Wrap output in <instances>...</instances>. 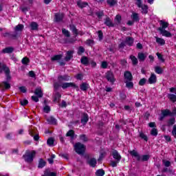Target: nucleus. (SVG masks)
<instances>
[{
  "mask_svg": "<svg viewBox=\"0 0 176 176\" xmlns=\"http://www.w3.org/2000/svg\"><path fill=\"white\" fill-rule=\"evenodd\" d=\"M170 115H171V111H170V110H168V109L162 110V116L160 118V120H163V119H164V118H166V116H168Z\"/></svg>",
  "mask_w": 176,
  "mask_h": 176,
  "instance_id": "4468645a",
  "label": "nucleus"
},
{
  "mask_svg": "<svg viewBox=\"0 0 176 176\" xmlns=\"http://www.w3.org/2000/svg\"><path fill=\"white\" fill-rule=\"evenodd\" d=\"M135 5L138 6V8H141L142 6V0H135Z\"/></svg>",
  "mask_w": 176,
  "mask_h": 176,
  "instance_id": "052dcab7",
  "label": "nucleus"
},
{
  "mask_svg": "<svg viewBox=\"0 0 176 176\" xmlns=\"http://www.w3.org/2000/svg\"><path fill=\"white\" fill-rule=\"evenodd\" d=\"M69 28L73 34H75L76 36H78V35H79V33H78V29H76V27H75L74 25H70Z\"/></svg>",
  "mask_w": 176,
  "mask_h": 176,
  "instance_id": "473e14b6",
  "label": "nucleus"
},
{
  "mask_svg": "<svg viewBox=\"0 0 176 176\" xmlns=\"http://www.w3.org/2000/svg\"><path fill=\"white\" fill-rule=\"evenodd\" d=\"M114 21L117 25H119L122 21V16L119 14L116 15Z\"/></svg>",
  "mask_w": 176,
  "mask_h": 176,
  "instance_id": "f704fd0d",
  "label": "nucleus"
},
{
  "mask_svg": "<svg viewBox=\"0 0 176 176\" xmlns=\"http://www.w3.org/2000/svg\"><path fill=\"white\" fill-rule=\"evenodd\" d=\"M148 160H149V155H144L142 156L140 162H148Z\"/></svg>",
  "mask_w": 176,
  "mask_h": 176,
  "instance_id": "8fccbe9b",
  "label": "nucleus"
},
{
  "mask_svg": "<svg viewBox=\"0 0 176 176\" xmlns=\"http://www.w3.org/2000/svg\"><path fill=\"white\" fill-rule=\"evenodd\" d=\"M14 52V48L13 47H8L2 50V53L4 54H10Z\"/></svg>",
  "mask_w": 176,
  "mask_h": 176,
  "instance_id": "f3484780",
  "label": "nucleus"
},
{
  "mask_svg": "<svg viewBox=\"0 0 176 176\" xmlns=\"http://www.w3.org/2000/svg\"><path fill=\"white\" fill-rule=\"evenodd\" d=\"M80 62L83 65L87 66L89 65V58L87 56H82L80 59Z\"/></svg>",
  "mask_w": 176,
  "mask_h": 176,
  "instance_id": "c756f323",
  "label": "nucleus"
},
{
  "mask_svg": "<svg viewBox=\"0 0 176 176\" xmlns=\"http://www.w3.org/2000/svg\"><path fill=\"white\" fill-rule=\"evenodd\" d=\"M47 144L49 146H53L54 145V139L53 138H48Z\"/></svg>",
  "mask_w": 176,
  "mask_h": 176,
  "instance_id": "79ce46f5",
  "label": "nucleus"
},
{
  "mask_svg": "<svg viewBox=\"0 0 176 176\" xmlns=\"http://www.w3.org/2000/svg\"><path fill=\"white\" fill-rule=\"evenodd\" d=\"M105 78L106 79H107L108 82H110V83H112V85L115 83V76L113 75V73L112 72L108 71L105 74Z\"/></svg>",
  "mask_w": 176,
  "mask_h": 176,
  "instance_id": "39448f33",
  "label": "nucleus"
},
{
  "mask_svg": "<svg viewBox=\"0 0 176 176\" xmlns=\"http://www.w3.org/2000/svg\"><path fill=\"white\" fill-rule=\"evenodd\" d=\"M140 138H142V140H144V141H148V137L146 136V135H144V133L140 132Z\"/></svg>",
  "mask_w": 176,
  "mask_h": 176,
  "instance_id": "bf43d9fd",
  "label": "nucleus"
},
{
  "mask_svg": "<svg viewBox=\"0 0 176 176\" xmlns=\"http://www.w3.org/2000/svg\"><path fill=\"white\" fill-rule=\"evenodd\" d=\"M87 163L91 167H96L97 160H96V158H91L87 161Z\"/></svg>",
  "mask_w": 176,
  "mask_h": 176,
  "instance_id": "b1692460",
  "label": "nucleus"
},
{
  "mask_svg": "<svg viewBox=\"0 0 176 176\" xmlns=\"http://www.w3.org/2000/svg\"><path fill=\"white\" fill-rule=\"evenodd\" d=\"M162 173H170V174H171L173 173V168H164L162 170Z\"/></svg>",
  "mask_w": 176,
  "mask_h": 176,
  "instance_id": "603ef678",
  "label": "nucleus"
},
{
  "mask_svg": "<svg viewBox=\"0 0 176 176\" xmlns=\"http://www.w3.org/2000/svg\"><path fill=\"white\" fill-rule=\"evenodd\" d=\"M157 58L160 59L162 63H164V58H163V55H161L160 53H157Z\"/></svg>",
  "mask_w": 176,
  "mask_h": 176,
  "instance_id": "69168bd1",
  "label": "nucleus"
},
{
  "mask_svg": "<svg viewBox=\"0 0 176 176\" xmlns=\"http://www.w3.org/2000/svg\"><path fill=\"white\" fill-rule=\"evenodd\" d=\"M66 137H70L71 140H75L76 138V135H75V131L74 130H69L67 133H66Z\"/></svg>",
  "mask_w": 176,
  "mask_h": 176,
  "instance_id": "aec40b11",
  "label": "nucleus"
},
{
  "mask_svg": "<svg viewBox=\"0 0 176 176\" xmlns=\"http://www.w3.org/2000/svg\"><path fill=\"white\" fill-rule=\"evenodd\" d=\"M172 135H173L174 138H176V124L173 126V128L172 130Z\"/></svg>",
  "mask_w": 176,
  "mask_h": 176,
  "instance_id": "0e129e2a",
  "label": "nucleus"
},
{
  "mask_svg": "<svg viewBox=\"0 0 176 176\" xmlns=\"http://www.w3.org/2000/svg\"><path fill=\"white\" fill-rule=\"evenodd\" d=\"M107 3L109 5V6H115L118 3V1L116 0H107Z\"/></svg>",
  "mask_w": 176,
  "mask_h": 176,
  "instance_id": "a19ab883",
  "label": "nucleus"
},
{
  "mask_svg": "<svg viewBox=\"0 0 176 176\" xmlns=\"http://www.w3.org/2000/svg\"><path fill=\"white\" fill-rule=\"evenodd\" d=\"M98 38H99V41H102V38L104 36L103 34H102V31L101 30H99L98 32Z\"/></svg>",
  "mask_w": 176,
  "mask_h": 176,
  "instance_id": "338daca9",
  "label": "nucleus"
},
{
  "mask_svg": "<svg viewBox=\"0 0 176 176\" xmlns=\"http://www.w3.org/2000/svg\"><path fill=\"white\" fill-rule=\"evenodd\" d=\"M160 27L158 28L160 34L162 35V36H166V38H171V33L167 30L166 28L168 27V23L164 21H160Z\"/></svg>",
  "mask_w": 176,
  "mask_h": 176,
  "instance_id": "f257e3e1",
  "label": "nucleus"
},
{
  "mask_svg": "<svg viewBox=\"0 0 176 176\" xmlns=\"http://www.w3.org/2000/svg\"><path fill=\"white\" fill-rule=\"evenodd\" d=\"M104 174H105V171L102 169H99L96 173V176H104Z\"/></svg>",
  "mask_w": 176,
  "mask_h": 176,
  "instance_id": "49530a36",
  "label": "nucleus"
},
{
  "mask_svg": "<svg viewBox=\"0 0 176 176\" xmlns=\"http://www.w3.org/2000/svg\"><path fill=\"white\" fill-rule=\"evenodd\" d=\"M60 87H61V85L60 84V82L54 83V89L55 90H58Z\"/></svg>",
  "mask_w": 176,
  "mask_h": 176,
  "instance_id": "6e6d98bb",
  "label": "nucleus"
},
{
  "mask_svg": "<svg viewBox=\"0 0 176 176\" xmlns=\"http://www.w3.org/2000/svg\"><path fill=\"white\" fill-rule=\"evenodd\" d=\"M34 94L38 97V98H42L43 97V92H42V87H38L36 88L34 91Z\"/></svg>",
  "mask_w": 176,
  "mask_h": 176,
  "instance_id": "ddd939ff",
  "label": "nucleus"
},
{
  "mask_svg": "<svg viewBox=\"0 0 176 176\" xmlns=\"http://www.w3.org/2000/svg\"><path fill=\"white\" fill-rule=\"evenodd\" d=\"M61 98V94H60L58 91H55L54 96V102H58Z\"/></svg>",
  "mask_w": 176,
  "mask_h": 176,
  "instance_id": "5701e85b",
  "label": "nucleus"
},
{
  "mask_svg": "<svg viewBox=\"0 0 176 176\" xmlns=\"http://www.w3.org/2000/svg\"><path fill=\"white\" fill-rule=\"evenodd\" d=\"M126 83V87L127 89H133L134 87V83L131 81H124Z\"/></svg>",
  "mask_w": 176,
  "mask_h": 176,
  "instance_id": "ea45409f",
  "label": "nucleus"
},
{
  "mask_svg": "<svg viewBox=\"0 0 176 176\" xmlns=\"http://www.w3.org/2000/svg\"><path fill=\"white\" fill-rule=\"evenodd\" d=\"M129 153L133 157H135L137 159L138 162H141V156L140 155L138 152H137L135 150H133V151H129Z\"/></svg>",
  "mask_w": 176,
  "mask_h": 176,
  "instance_id": "f8f14e48",
  "label": "nucleus"
},
{
  "mask_svg": "<svg viewBox=\"0 0 176 176\" xmlns=\"http://www.w3.org/2000/svg\"><path fill=\"white\" fill-rule=\"evenodd\" d=\"M104 24L105 25H107V27H115V23H112V21H111L109 17H107L104 19Z\"/></svg>",
  "mask_w": 176,
  "mask_h": 176,
  "instance_id": "4be33fe9",
  "label": "nucleus"
},
{
  "mask_svg": "<svg viewBox=\"0 0 176 176\" xmlns=\"http://www.w3.org/2000/svg\"><path fill=\"white\" fill-rule=\"evenodd\" d=\"M3 71L5 74H10V70L9 69V67H6V65H3L2 63H0V74H2Z\"/></svg>",
  "mask_w": 176,
  "mask_h": 176,
  "instance_id": "9b49d317",
  "label": "nucleus"
},
{
  "mask_svg": "<svg viewBox=\"0 0 176 176\" xmlns=\"http://www.w3.org/2000/svg\"><path fill=\"white\" fill-rule=\"evenodd\" d=\"M46 166V162L43 159L41 158L38 161V168H43Z\"/></svg>",
  "mask_w": 176,
  "mask_h": 176,
  "instance_id": "7c9ffc66",
  "label": "nucleus"
},
{
  "mask_svg": "<svg viewBox=\"0 0 176 176\" xmlns=\"http://www.w3.org/2000/svg\"><path fill=\"white\" fill-rule=\"evenodd\" d=\"M125 81H131L133 80V75L130 72H125L124 74Z\"/></svg>",
  "mask_w": 176,
  "mask_h": 176,
  "instance_id": "6ab92c4d",
  "label": "nucleus"
},
{
  "mask_svg": "<svg viewBox=\"0 0 176 176\" xmlns=\"http://www.w3.org/2000/svg\"><path fill=\"white\" fill-rule=\"evenodd\" d=\"M63 58V54L54 55L51 58L52 61H60V59Z\"/></svg>",
  "mask_w": 176,
  "mask_h": 176,
  "instance_id": "2f4dec72",
  "label": "nucleus"
},
{
  "mask_svg": "<svg viewBox=\"0 0 176 176\" xmlns=\"http://www.w3.org/2000/svg\"><path fill=\"white\" fill-rule=\"evenodd\" d=\"M138 58L140 61H145V59L146 58V55L142 52H139L138 54Z\"/></svg>",
  "mask_w": 176,
  "mask_h": 176,
  "instance_id": "a878e982",
  "label": "nucleus"
},
{
  "mask_svg": "<svg viewBox=\"0 0 176 176\" xmlns=\"http://www.w3.org/2000/svg\"><path fill=\"white\" fill-rule=\"evenodd\" d=\"M168 98H169L170 101H173V102H175L176 101V96L175 94H169L168 95Z\"/></svg>",
  "mask_w": 176,
  "mask_h": 176,
  "instance_id": "37998d69",
  "label": "nucleus"
},
{
  "mask_svg": "<svg viewBox=\"0 0 176 176\" xmlns=\"http://www.w3.org/2000/svg\"><path fill=\"white\" fill-rule=\"evenodd\" d=\"M43 111L45 112V113H49L50 112V107L46 105L43 108Z\"/></svg>",
  "mask_w": 176,
  "mask_h": 176,
  "instance_id": "e2e57ef3",
  "label": "nucleus"
},
{
  "mask_svg": "<svg viewBox=\"0 0 176 176\" xmlns=\"http://www.w3.org/2000/svg\"><path fill=\"white\" fill-rule=\"evenodd\" d=\"M130 58L132 61L133 65H137V64H138V59H137V58L135 56H130Z\"/></svg>",
  "mask_w": 176,
  "mask_h": 176,
  "instance_id": "58836bf2",
  "label": "nucleus"
},
{
  "mask_svg": "<svg viewBox=\"0 0 176 176\" xmlns=\"http://www.w3.org/2000/svg\"><path fill=\"white\" fill-rule=\"evenodd\" d=\"M22 64L24 65H28L30 64V58L27 57H24L21 60Z\"/></svg>",
  "mask_w": 176,
  "mask_h": 176,
  "instance_id": "a18cd8bd",
  "label": "nucleus"
},
{
  "mask_svg": "<svg viewBox=\"0 0 176 176\" xmlns=\"http://www.w3.org/2000/svg\"><path fill=\"white\" fill-rule=\"evenodd\" d=\"M142 7H139L141 9L142 14H148V6L142 5Z\"/></svg>",
  "mask_w": 176,
  "mask_h": 176,
  "instance_id": "bb28decb",
  "label": "nucleus"
},
{
  "mask_svg": "<svg viewBox=\"0 0 176 176\" xmlns=\"http://www.w3.org/2000/svg\"><path fill=\"white\" fill-rule=\"evenodd\" d=\"M47 122L49 124H57V120L54 118L53 116H50L47 119Z\"/></svg>",
  "mask_w": 176,
  "mask_h": 176,
  "instance_id": "393cba45",
  "label": "nucleus"
},
{
  "mask_svg": "<svg viewBox=\"0 0 176 176\" xmlns=\"http://www.w3.org/2000/svg\"><path fill=\"white\" fill-rule=\"evenodd\" d=\"M19 90L21 91V93H27V88H25L24 86L19 87Z\"/></svg>",
  "mask_w": 176,
  "mask_h": 176,
  "instance_id": "774afa93",
  "label": "nucleus"
},
{
  "mask_svg": "<svg viewBox=\"0 0 176 176\" xmlns=\"http://www.w3.org/2000/svg\"><path fill=\"white\" fill-rule=\"evenodd\" d=\"M175 123V118H170L168 122V126H173Z\"/></svg>",
  "mask_w": 176,
  "mask_h": 176,
  "instance_id": "680f3d73",
  "label": "nucleus"
},
{
  "mask_svg": "<svg viewBox=\"0 0 176 176\" xmlns=\"http://www.w3.org/2000/svg\"><path fill=\"white\" fill-rule=\"evenodd\" d=\"M77 5L79 8H80L81 9H83V8H86V6H87V5L89 4L86 2H82L80 1L77 2Z\"/></svg>",
  "mask_w": 176,
  "mask_h": 176,
  "instance_id": "c9c22d12",
  "label": "nucleus"
},
{
  "mask_svg": "<svg viewBox=\"0 0 176 176\" xmlns=\"http://www.w3.org/2000/svg\"><path fill=\"white\" fill-rule=\"evenodd\" d=\"M119 162L120 161H118V160H115V161H111V167H117L118 166V164H119Z\"/></svg>",
  "mask_w": 176,
  "mask_h": 176,
  "instance_id": "864d4df0",
  "label": "nucleus"
},
{
  "mask_svg": "<svg viewBox=\"0 0 176 176\" xmlns=\"http://www.w3.org/2000/svg\"><path fill=\"white\" fill-rule=\"evenodd\" d=\"M111 155H112L113 159H115L118 162H120V160H122V156L120 155V154H119L118 151L113 150Z\"/></svg>",
  "mask_w": 176,
  "mask_h": 176,
  "instance_id": "9d476101",
  "label": "nucleus"
},
{
  "mask_svg": "<svg viewBox=\"0 0 176 176\" xmlns=\"http://www.w3.org/2000/svg\"><path fill=\"white\" fill-rule=\"evenodd\" d=\"M125 43H126L128 46H133L134 43V38L133 37L127 36L125 39Z\"/></svg>",
  "mask_w": 176,
  "mask_h": 176,
  "instance_id": "412c9836",
  "label": "nucleus"
},
{
  "mask_svg": "<svg viewBox=\"0 0 176 176\" xmlns=\"http://www.w3.org/2000/svg\"><path fill=\"white\" fill-rule=\"evenodd\" d=\"M35 155H36V152H35V151H32V152L27 151L25 154L23 155V157L27 163H32V162H34Z\"/></svg>",
  "mask_w": 176,
  "mask_h": 176,
  "instance_id": "f03ea898",
  "label": "nucleus"
},
{
  "mask_svg": "<svg viewBox=\"0 0 176 176\" xmlns=\"http://www.w3.org/2000/svg\"><path fill=\"white\" fill-rule=\"evenodd\" d=\"M63 19H64V14H55L54 21L56 23H60V21H63Z\"/></svg>",
  "mask_w": 176,
  "mask_h": 176,
  "instance_id": "2eb2a0df",
  "label": "nucleus"
},
{
  "mask_svg": "<svg viewBox=\"0 0 176 176\" xmlns=\"http://www.w3.org/2000/svg\"><path fill=\"white\" fill-rule=\"evenodd\" d=\"M155 71L156 74H158L159 75L163 74V69H162V67L159 66H157L155 67Z\"/></svg>",
  "mask_w": 176,
  "mask_h": 176,
  "instance_id": "c03bdc74",
  "label": "nucleus"
},
{
  "mask_svg": "<svg viewBox=\"0 0 176 176\" xmlns=\"http://www.w3.org/2000/svg\"><path fill=\"white\" fill-rule=\"evenodd\" d=\"M145 83H146V78H145L140 79V80L139 81L140 86H144V85H145Z\"/></svg>",
  "mask_w": 176,
  "mask_h": 176,
  "instance_id": "5fc2aeb1",
  "label": "nucleus"
},
{
  "mask_svg": "<svg viewBox=\"0 0 176 176\" xmlns=\"http://www.w3.org/2000/svg\"><path fill=\"white\" fill-rule=\"evenodd\" d=\"M80 141H82V142H87V141H89V140L87 139V137L85 134L80 135Z\"/></svg>",
  "mask_w": 176,
  "mask_h": 176,
  "instance_id": "de8ad7c7",
  "label": "nucleus"
},
{
  "mask_svg": "<svg viewBox=\"0 0 176 176\" xmlns=\"http://www.w3.org/2000/svg\"><path fill=\"white\" fill-rule=\"evenodd\" d=\"M162 163H163L164 166H165L166 167H170V166H171V162H170V161H168L166 160H163Z\"/></svg>",
  "mask_w": 176,
  "mask_h": 176,
  "instance_id": "3c124183",
  "label": "nucleus"
},
{
  "mask_svg": "<svg viewBox=\"0 0 176 176\" xmlns=\"http://www.w3.org/2000/svg\"><path fill=\"white\" fill-rule=\"evenodd\" d=\"M151 135H154V137H156L157 135V129H156L155 128L151 129Z\"/></svg>",
  "mask_w": 176,
  "mask_h": 176,
  "instance_id": "4d7b16f0",
  "label": "nucleus"
},
{
  "mask_svg": "<svg viewBox=\"0 0 176 176\" xmlns=\"http://www.w3.org/2000/svg\"><path fill=\"white\" fill-rule=\"evenodd\" d=\"M74 53H75L74 50H69L66 52L65 61H71V60L74 58Z\"/></svg>",
  "mask_w": 176,
  "mask_h": 176,
  "instance_id": "0eeeda50",
  "label": "nucleus"
},
{
  "mask_svg": "<svg viewBox=\"0 0 176 176\" xmlns=\"http://www.w3.org/2000/svg\"><path fill=\"white\" fill-rule=\"evenodd\" d=\"M155 39H156L157 43H159V45H166V41H164V39L159 37H155Z\"/></svg>",
  "mask_w": 176,
  "mask_h": 176,
  "instance_id": "e433bc0d",
  "label": "nucleus"
},
{
  "mask_svg": "<svg viewBox=\"0 0 176 176\" xmlns=\"http://www.w3.org/2000/svg\"><path fill=\"white\" fill-rule=\"evenodd\" d=\"M131 18L133 21H140V16H138V14L133 12L132 15L131 16Z\"/></svg>",
  "mask_w": 176,
  "mask_h": 176,
  "instance_id": "72a5a7b5",
  "label": "nucleus"
},
{
  "mask_svg": "<svg viewBox=\"0 0 176 176\" xmlns=\"http://www.w3.org/2000/svg\"><path fill=\"white\" fill-rule=\"evenodd\" d=\"M29 134L32 137H34V141H39V135L35 133V131L32 129H29Z\"/></svg>",
  "mask_w": 176,
  "mask_h": 176,
  "instance_id": "dca6fc26",
  "label": "nucleus"
},
{
  "mask_svg": "<svg viewBox=\"0 0 176 176\" xmlns=\"http://www.w3.org/2000/svg\"><path fill=\"white\" fill-rule=\"evenodd\" d=\"M89 84L87 82H82L80 85V90H82V91H87V89H89Z\"/></svg>",
  "mask_w": 176,
  "mask_h": 176,
  "instance_id": "cd10ccee",
  "label": "nucleus"
},
{
  "mask_svg": "<svg viewBox=\"0 0 176 176\" xmlns=\"http://www.w3.org/2000/svg\"><path fill=\"white\" fill-rule=\"evenodd\" d=\"M157 80V78L156 77V74H151L150 78H148V83H150V85H153L156 83Z\"/></svg>",
  "mask_w": 176,
  "mask_h": 176,
  "instance_id": "a211bd4d",
  "label": "nucleus"
},
{
  "mask_svg": "<svg viewBox=\"0 0 176 176\" xmlns=\"http://www.w3.org/2000/svg\"><path fill=\"white\" fill-rule=\"evenodd\" d=\"M87 122H89V116H87V114H85L81 119V123H82V124H86Z\"/></svg>",
  "mask_w": 176,
  "mask_h": 176,
  "instance_id": "4c0bfd02",
  "label": "nucleus"
},
{
  "mask_svg": "<svg viewBox=\"0 0 176 176\" xmlns=\"http://www.w3.org/2000/svg\"><path fill=\"white\" fill-rule=\"evenodd\" d=\"M8 89H10V83L8 81H3L1 83H0V90L1 91H3V90H8Z\"/></svg>",
  "mask_w": 176,
  "mask_h": 176,
  "instance_id": "6e6552de",
  "label": "nucleus"
},
{
  "mask_svg": "<svg viewBox=\"0 0 176 176\" xmlns=\"http://www.w3.org/2000/svg\"><path fill=\"white\" fill-rule=\"evenodd\" d=\"M23 30H24V25L23 24H19L18 25H16L14 28V31L15 33L11 34V36H12V38H17V36H19V33L17 32H21V31H23Z\"/></svg>",
  "mask_w": 176,
  "mask_h": 176,
  "instance_id": "20e7f679",
  "label": "nucleus"
},
{
  "mask_svg": "<svg viewBox=\"0 0 176 176\" xmlns=\"http://www.w3.org/2000/svg\"><path fill=\"white\" fill-rule=\"evenodd\" d=\"M30 27L32 31H37L39 25H38V23L36 22H32L30 24Z\"/></svg>",
  "mask_w": 176,
  "mask_h": 176,
  "instance_id": "c85d7f7f",
  "label": "nucleus"
},
{
  "mask_svg": "<svg viewBox=\"0 0 176 176\" xmlns=\"http://www.w3.org/2000/svg\"><path fill=\"white\" fill-rule=\"evenodd\" d=\"M62 32H63V35H65V36H66L67 38H69L71 36V34H69V31H68L65 29H63Z\"/></svg>",
  "mask_w": 176,
  "mask_h": 176,
  "instance_id": "09e8293b",
  "label": "nucleus"
},
{
  "mask_svg": "<svg viewBox=\"0 0 176 176\" xmlns=\"http://www.w3.org/2000/svg\"><path fill=\"white\" fill-rule=\"evenodd\" d=\"M71 79V77L68 75L58 76V82L59 83H63V82H68Z\"/></svg>",
  "mask_w": 176,
  "mask_h": 176,
  "instance_id": "1a4fd4ad",
  "label": "nucleus"
},
{
  "mask_svg": "<svg viewBox=\"0 0 176 176\" xmlns=\"http://www.w3.org/2000/svg\"><path fill=\"white\" fill-rule=\"evenodd\" d=\"M20 104H21V105L24 107L28 104V100L27 99L21 100Z\"/></svg>",
  "mask_w": 176,
  "mask_h": 176,
  "instance_id": "13d9d810",
  "label": "nucleus"
},
{
  "mask_svg": "<svg viewBox=\"0 0 176 176\" xmlns=\"http://www.w3.org/2000/svg\"><path fill=\"white\" fill-rule=\"evenodd\" d=\"M74 149L78 155H85V151H86V146L80 142H77L74 145Z\"/></svg>",
  "mask_w": 176,
  "mask_h": 176,
  "instance_id": "7ed1b4c3",
  "label": "nucleus"
},
{
  "mask_svg": "<svg viewBox=\"0 0 176 176\" xmlns=\"http://www.w3.org/2000/svg\"><path fill=\"white\" fill-rule=\"evenodd\" d=\"M61 87L63 89H68V87H73L74 89H79V87H78L74 82H64L61 85Z\"/></svg>",
  "mask_w": 176,
  "mask_h": 176,
  "instance_id": "423d86ee",
  "label": "nucleus"
}]
</instances>
